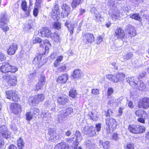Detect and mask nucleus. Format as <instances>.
Returning <instances> with one entry per match:
<instances>
[{"mask_svg": "<svg viewBox=\"0 0 149 149\" xmlns=\"http://www.w3.org/2000/svg\"><path fill=\"white\" fill-rule=\"evenodd\" d=\"M0 71L3 73H6L9 72L12 73L16 72L18 70L17 67L11 65L7 62L3 63L0 67Z\"/></svg>", "mask_w": 149, "mask_h": 149, "instance_id": "nucleus-1", "label": "nucleus"}, {"mask_svg": "<svg viewBox=\"0 0 149 149\" xmlns=\"http://www.w3.org/2000/svg\"><path fill=\"white\" fill-rule=\"evenodd\" d=\"M45 98L44 95L42 94H38L33 97H30L29 99L30 104L33 106H37L38 103L42 102Z\"/></svg>", "mask_w": 149, "mask_h": 149, "instance_id": "nucleus-2", "label": "nucleus"}, {"mask_svg": "<svg viewBox=\"0 0 149 149\" xmlns=\"http://www.w3.org/2000/svg\"><path fill=\"white\" fill-rule=\"evenodd\" d=\"M107 79L113 83H117L120 81H122L125 78V75L122 73H117L113 75L109 74L106 76Z\"/></svg>", "mask_w": 149, "mask_h": 149, "instance_id": "nucleus-3", "label": "nucleus"}, {"mask_svg": "<svg viewBox=\"0 0 149 149\" xmlns=\"http://www.w3.org/2000/svg\"><path fill=\"white\" fill-rule=\"evenodd\" d=\"M105 124L107 126V132L110 133V130L111 128L113 129L115 128L117 124L115 120L111 117H108L105 119Z\"/></svg>", "mask_w": 149, "mask_h": 149, "instance_id": "nucleus-4", "label": "nucleus"}, {"mask_svg": "<svg viewBox=\"0 0 149 149\" xmlns=\"http://www.w3.org/2000/svg\"><path fill=\"white\" fill-rule=\"evenodd\" d=\"M128 130L131 132L135 134H139L145 132V128L143 126L136 125H130L128 127Z\"/></svg>", "mask_w": 149, "mask_h": 149, "instance_id": "nucleus-5", "label": "nucleus"}, {"mask_svg": "<svg viewBox=\"0 0 149 149\" xmlns=\"http://www.w3.org/2000/svg\"><path fill=\"white\" fill-rule=\"evenodd\" d=\"M82 132L89 137L94 136L96 134L95 128L92 126H85L82 129Z\"/></svg>", "mask_w": 149, "mask_h": 149, "instance_id": "nucleus-6", "label": "nucleus"}, {"mask_svg": "<svg viewBox=\"0 0 149 149\" xmlns=\"http://www.w3.org/2000/svg\"><path fill=\"white\" fill-rule=\"evenodd\" d=\"M125 38L127 37H132L135 36L136 34L134 27L131 25H128L125 28Z\"/></svg>", "mask_w": 149, "mask_h": 149, "instance_id": "nucleus-7", "label": "nucleus"}, {"mask_svg": "<svg viewBox=\"0 0 149 149\" xmlns=\"http://www.w3.org/2000/svg\"><path fill=\"white\" fill-rule=\"evenodd\" d=\"M83 42L85 44H91L95 41L94 36L91 33H86L83 35Z\"/></svg>", "mask_w": 149, "mask_h": 149, "instance_id": "nucleus-8", "label": "nucleus"}, {"mask_svg": "<svg viewBox=\"0 0 149 149\" xmlns=\"http://www.w3.org/2000/svg\"><path fill=\"white\" fill-rule=\"evenodd\" d=\"M10 132L8 131L7 128L5 126L3 125L0 127V136L6 139L10 137Z\"/></svg>", "mask_w": 149, "mask_h": 149, "instance_id": "nucleus-9", "label": "nucleus"}, {"mask_svg": "<svg viewBox=\"0 0 149 149\" xmlns=\"http://www.w3.org/2000/svg\"><path fill=\"white\" fill-rule=\"evenodd\" d=\"M138 107L139 108H143L147 109L149 108V98L144 97L142 99L141 102L138 104Z\"/></svg>", "mask_w": 149, "mask_h": 149, "instance_id": "nucleus-10", "label": "nucleus"}, {"mask_svg": "<svg viewBox=\"0 0 149 149\" xmlns=\"http://www.w3.org/2000/svg\"><path fill=\"white\" fill-rule=\"evenodd\" d=\"M125 36L124 31L122 28H118L115 30V36L117 39H120L123 40Z\"/></svg>", "mask_w": 149, "mask_h": 149, "instance_id": "nucleus-11", "label": "nucleus"}, {"mask_svg": "<svg viewBox=\"0 0 149 149\" xmlns=\"http://www.w3.org/2000/svg\"><path fill=\"white\" fill-rule=\"evenodd\" d=\"M45 45H42V46L40 47V54H47L49 52V47L51 46L50 44L49 43L47 40H45Z\"/></svg>", "mask_w": 149, "mask_h": 149, "instance_id": "nucleus-12", "label": "nucleus"}, {"mask_svg": "<svg viewBox=\"0 0 149 149\" xmlns=\"http://www.w3.org/2000/svg\"><path fill=\"white\" fill-rule=\"evenodd\" d=\"M119 14V12L115 6L113 7L112 8L110 9L109 12V14L110 15L113 19L114 20L117 19Z\"/></svg>", "mask_w": 149, "mask_h": 149, "instance_id": "nucleus-13", "label": "nucleus"}, {"mask_svg": "<svg viewBox=\"0 0 149 149\" xmlns=\"http://www.w3.org/2000/svg\"><path fill=\"white\" fill-rule=\"evenodd\" d=\"M62 11L61 13V16L63 18H65L68 16L70 12V9L69 6L66 4H63L62 6Z\"/></svg>", "mask_w": 149, "mask_h": 149, "instance_id": "nucleus-14", "label": "nucleus"}, {"mask_svg": "<svg viewBox=\"0 0 149 149\" xmlns=\"http://www.w3.org/2000/svg\"><path fill=\"white\" fill-rule=\"evenodd\" d=\"M39 35L42 37L49 38L51 34V32L47 28H42L39 33Z\"/></svg>", "mask_w": 149, "mask_h": 149, "instance_id": "nucleus-15", "label": "nucleus"}, {"mask_svg": "<svg viewBox=\"0 0 149 149\" xmlns=\"http://www.w3.org/2000/svg\"><path fill=\"white\" fill-rule=\"evenodd\" d=\"M72 111V109L71 107L63 108L62 109V110L61 111V113L59 116L65 118V116L71 114Z\"/></svg>", "mask_w": 149, "mask_h": 149, "instance_id": "nucleus-16", "label": "nucleus"}, {"mask_svg": "<svg viewBox=\"0 0 149 149\" xmlns=\"http://www.w3.org/2000/svg\"><path fill=\"white\" fill-rule=\"evenodd\" d=\"M68 97L66 95L58 97L57 98L58 103L60 105H64L68 102Z\"/></svg>", "mask_w": 149, "mask_h": 149, "instance_id": "nucleus-17", "label": "nucleus"}, {"mask_svg": "<svg viewBox=\"0 0 149 149\" xmlns=\"http://www.w3.org/2000/svg\"><path fill=\"white\" fill-rule=\"evenodd\" d=\"M17 49V45L15 44H13L10 46L7 50L8 54L10 55L14 54Z\"/></svg>", "mask_w": 149, "mask_h": 149, "instance_id": "nucleus-18", "label": "nucleus"}, {"mask_svg": "<svg viewBox=\"0 0 149 149\" xmlns=\"http://www.w3.org/2000/svg\"><path fill=\"white\" fill-rule=\"evenodd\" d=\"M12 106L13 107V112L14 113L17 114L21 112V107L20 105L15 103L12 104Z\"/></svg>", "mask_w": 149, "mask_h": 149, "instance_id": "nucleus-19", "label": "nucleus"}, {"mask_svg": "<svg viewBox=\"0 0 149 149\" xmlns=\"http://www.w3.org/2000/svg\"><path fill=\"white\" fill-rule=\"evenodd\" d=\"M68 79V75L66 74H64L58 77L56 79V81L60 83H64L66 82Z\"/></svg>", "mask_w": 149, "mask_h": 149, "instance_id": "nucleus-20", "label": "nucleus"}, {"mask_svg": "<svg viewBox=\"0 0 149 149\" xmlns=\"http://www.w3.org/2000/svg\"><path fill=\"white\" fill-rule=\"evenodd\" d=\"M0 24H6L9 22L8 19L5 13H2L0 16Z\"/></svg>", "mask_w": 149, "mask_h": 149, "instance_id": "nucleus-21", "label": "nucleus"}, {"mask_svg": "<svg viewBox=\"0 0 149 149\" xmlns=\"http://www.w3.org/2000/svg\"><path fill=\"white\" fill-rule=\"evenodd\" d=\"M136 78L134 77H128L126 79V81L130 85L134 87L137 82V80H136Z\"/></svg>", "mask_w": 149, "mask_h": 149, "instance_id": "nucleus-22", "label": "nucleus"}, {"mask_svg": "<svg viewBox=\"0 0 149 149\" xmlns=\"http://www.w3.org/2000/svg\"><path fill=\"white\" fill-rule=\"evenodd\" d=\"M134 87H136L139 90L141 91L146 88V86L143 81L140 80L137 81Z\"/></svg>", "mask_w": 149, "mask_h": 149, "instance_id": "nucleus-23", "label": "nucleus"}, {"mask_svg": "<svg viewBox=\"0 0 149 149\" xmlns=\"http://www.w3.org/2000/svg\"><path fill=\"white\" fill-rule=\"evenodd\" d=\"M55 149H68V146L65 142H62L57 144L55 147Z\"/></svg>", "mask_w": 149, "mask_h": 149, "instance_id": "nucleus-24", "label": "nucleus"}, {"mask_svg": "<svg viewBox=\"0 0 149 149\" xmlns=\"http://www.w3.org/2000/svg\"><path fill=\"white\" fill-rule=\"evenodd\" d=\"M81 76V70L80 69H77L74 70L72 74L74 79H78L80 78Z\"/></svg>", "mask_w": 149, "mask_h": 149, "instance_id": "nucleus-25", "label": "nucleus"}, {"mask_svg": "<svg viewBox=\"0 0 149 149\" xmlns=\"http://www.w3.org/2000/svg\"><path fill=\"white\" fill-rule=\"evenodd\" d=\"M45 40H43L42 41L41 39L39 37L35 38L33 41V44H36L37 43H39L40 46H42V45H45Z\"/></svg>", "mask_w": 149, "mask_h": 149, "instance_id": "nucleus-26", "label": "nucleus"}, {"mask_svg": "<svg viewBox=\"0 0 149 149\" xmlns=\"http://www.w3.org/2000/svg\"><path fill=\"white\" fill-rule=\"evenodd\" d=\"M75 136H76L75 139V143L76 145H78V143L82 139V137L81 135L80 132L77 130L74 134Z\"/></svg>", "mask_w": 149, "mask_h": 149, "instance_id": "nucleus-27", "label": "nucleus"}, {"mask_svg": "<svg viewBox=\"0 0 149 149\" xmlns=\"http://www.w3.org/2000/svg\"><path fill=\"white\" fill-rule=\"evenodd\" d=\"M65 26H66L68 29V30L69 31L70 34H72L73 33V30L75 28L76 25L75 24H71L70 25V26H68L69 24V22L68 21H66L65 23Z\"/></svg>", "mask_w": 149, "mask_h": 149, "instance_id": "nucleus-28", "label": "nucleus"}, {"mask_svg": "<svg viewBox=\"0 0 149 149\" xmlns=\"http://www.w3.org/2000/svg\"><path fill=\"white\" fill-rule=\"evenodd\" d=\"M130 17L132 19H133L138 21H141V18L140 16L138 13H135L130 14Z\"/></svg>", "mask_w": 149, "mask_h": 149, "instance_id": "nucleus-29", "label": "nucleus"}, {"mask_svg": "<svg viewBox=\"0 0 149 149\" xmlns=\"http://www.w3.org/2000/svg\"><path fill=\"white\" fill-rule=\"evenodd\" d=\"M8 83L11 86H15L17 84V79L15 76H12Z\"/></svg>", "mask_w": 149, "mask_h": 149, "instance_id": "nucleus-30", "label": "nucleus"}, {"mask_svg": "<svg viewBox=\"0 0 149 149\" xmlns=\"http://www.w3.org/2000/svg\"><path fill=\"white\" fill-rule=\"evenodd\" d=\"M95 18L94 19L95 21L97 22H102L103 20V18L101 16V15L98 12H97L94 14Z\"/></svg>", "mask_w": 149, "mask_h": 149, "instance_id": "nucleus-31", "label": "nucleus"}, {"mask_svg": "<svg viewBox=\"0 0 149 149\" xmlns=\"http://www.w3.org/2000/svg\"><path fill=\"white\" fill-rule=\"evenodd\" d=\"M33 25L32 22L31 20H29L28 24H26L24 30L25 31H28L32 29Z\"/></svg>", "mask_w": 149, "mask_h": 149, "instance_id": "nucleus-32", "label": "nucleus"}, {"mask_svg": "<svg viewBox=\"0 0 149 149\" xmlns=\"http://www.w3.org/2000/svg\"><path fill=\"white\" fill-rule=\"evenodd\" d=\"M17 145L19 149H22L24 146V143L23 140L19 138L17 141Z\"/></svg>", "mask_w": 149, "mask_h": 149, "instance_id": "nucleus-33", "label": "nucleus"}, {"mask_svg": "<svg viewBox=\"0 0 149 149\" xmlns=\"http://www.w3.org/2000/svg\"><path fill=\"white\" fill-rule=\"evenodd\" d=\"M77 92L74 89H72L70 90L69 92V96L73 98L76 97L77 95Z\"/></svg>", "mask_w": 149, "mask_h": 149, "instance_id": "nucleus-34", "label": "nucleus"}, {"mask_svg": "<svg viewBox=\"0 0 149 149\" xmlns=\"http://www.w3.org/2000/svg\"><path fill=\"white\" fill-rule=\"evenodd\" d=\"M30 111L33 114L34 116L35 117L39 114V109L36 108L34 107L31 109L30 110Z\"/></svg>", "mask_w": 149, "mask_h": 149, "instance_id": "nucleus-35", "label": "nucleus"}, {"mask_svg": "<svg viewBox=\"0 0 149 149\" xmlns=\"http://www.w3.org/2000/svg\"><path fill=\"white\" fill-rule=\"evenodd\" d=\"M14 92L12 91H8L6 92V97L8 99L11 100L12 99V96H13Z\"/></svg>", "mask_w": 149, "mask_h": 149, "instance_id": "nucleus-36", "label": "nucleus"}, {"mask_svg": "<svg viewBox=\"0 0 149 149\" xmlns=\"http://www.w3.org/2000/svg\"><path fill=\"white\" fill-rule=\"evenodd\" d=\"M81 0H73L72 3V6L73 8H76L77 6L79 5L81 2Z\"/></svg>", "mask_w": 149, "mask_h": 149, "instance_id": "nucleus-37", "label": "nucleus"}, {"mask_svg": "<svg viewBox=\"0 0 149 149\" xmlns=\"http://www.w3.org/2000/svg\"><path fill=\"white\" fill-rule=\"evenodd\" d=\"M133 55L132 53H128L125 55H124L123 57L124 58V61L129 60V59H131Z\"/></svg>", "mask_w": 149, "mask_h": 149, "instance_id": "nucleus-38", "label": "nucleus"}, {"mask_svg": "<svg viewBox=\"0 0 149 149\" xmlns=\"http://www.w3.org/2000/svg\"><path fill=\"white\" fill-rule=\"evenodd\" d=\"M33 116H34L33 114L31 111L29 112H27L26 114V119L29 121L30 120Z\"/></svg>", "mask_w": 149, "mask_h": 149, "instance_id": "nucleus-39", "label": "nucleus"}, {"mask_svg": "<svg viewBox=\"0 0 149 149\" xmlns=\"http://www.w3.org/2000/svg\"><path fill=\"white\" fill-rule=\"evenodd\" d=\"M61 24L58 22H55L53 23V28L58 30L61 28Z\"/></svg>", "mask_w": 149, "mask_h": 149, "instance_id": "nucleus-40", "label": "nucleus"}, {"mask_svg": "<svg viewBox=\"0 0 149 149\" xmlns=\"http://www.w3.org/2000/svg\"><path fill=\"white\" fill-rule=\"evenodd\" d=\"M84 143L86 147L89 148H91L93 146L91 141L88 140H86L84 142Z\"/></svg>", "mask_w": 149, "mask_h": 149, "instance_id": "nucleus-41", "label": "nucleus"}, {"mask_svg": "<svg viewBox=\"0 0 149 149\" xmlns=\"http://www.w3.org/2000/svg\"><path fill=\"white\" fill-rule=\"evenodd\" d=\"M39 84L44 85L45 83V77L42 75H41V77L38 82Z\"/></svg>", "mask_w": 149, "mask_h": 149, "instance_id": "nucleus-42", "label": "nucleus"}, {"mask_svg": "<svg viewBox=\"0 0 149 149\" xmlns=\"http://www.w3.org/2000/svg\"><path fill=\"white\" fill-rule=\"evenodd\" d=\"M19 95L15 93L14 94L13 96H12V99L15 102H17L19 100Z\"/></svg>", "mask_w": 149, "mask_h": 149, "instance_id": "nucleus-43", "label": "nucleus"}, {"mask_svg": "<svg viewBox=\"0 0 149 149\" xmlns=\"http://www.w3.org/2000/svg\"><path fill=\"white\" fill-rule=\"evenodd\" d=\"M50 37L52 39L55 40H58L59 39V36L56 33H54L53 34H51Z\"/></svg>", "mask_w": 149, "mask_h": 149, "instance_id": "nucleus-44", "label": "nucleus"}, {"mask_svg": "<svg viewBox=\"0 0 149 149\" xmlns=\"http://www.w3.org/2000/svg\"><path fill=\"white\" fill-rule=\"evenodd\" d=\"M134 143L129 142L126 145V149H134Z\"/></svg>", "mask_w": 149, "mask_h": 149, "instance_id": "nucleus-45", "label": "nucleus"}, {"mask_svg": "<svg viewBox=\"0 0 149 149\" xmlns=\"http://www.w3.org/2000/svg\"><path fill=\"white\" fill-rule=\"evenodd\" d=\"M21 7L22 10L24 11H26L27 9L26 2L24 1H22Z\"/></svg>", "mask_w": 149, "mask_h": 149, "instance_id": "nucleus-46", "label": "nucleus"}, {"mask_svg": "<svg viewBox=\"0 0 149 149\" xmlns=\"http://www.w3.org/2000/svg\"><path fill=\"white\" fill-rule=\"evenodd\" d=\"M102 145L103 148L105 149H107L111 146V144L109 142L106 141L102 143Z\"/></svg>", "mask_w": 149, "mask_h": 149, "instance_id": "nucleus-47", "label": "nucleus"}, {"mask_svg": "<svg viewBox=\"0 0 149 149\" xmlns=\"http://www.w3.org/2000/svg\"><path fill=\"white\" fill-rule=\"evenodd\" d=\"M144 112V110L142 109L138 110L136 111L135 114V115L138 117H141L142 113Z\"/></svg>", "mask_w": 149, "mask_h": 149, "instance_id": "nucleus-48", "label": "nucleus"}, {"mask_svg": "<svg viewBox=\"0 0 149 149\" xmlns=\"http://www.w3.org/2000/svg\"><path fill=\"white\" fill-rule=\"evenodd\" d=\"M117 0H109L108 4L109 6L113 7L115 3H117Z\"/></svg>", "mask_w": 149, "mask_h": 149, "instance_id": "nucleus-49", "label": "nucleus"}, {"mask_svg": "<svg viewBox=\"0 0 149 149\" xmlns=\"http://www.w3.org/2000/svg\"><path fill=\"white\" fill-rule=\"evenodd\" d=\"M66 66L64 64L59 66L58 68V70L60 72H63L66 70Z\"/></svg>", "mask_w": 149, "mask_h": 149, "instance_id": "nucleus-50", "label": "nucleus"}, {"mask_svg": "<svg viewBox=\"0 0 149 149\" xmlns=\"http://www.w3.org/2000/svg\"><path fill=\"white\" fill-rule=\"evenodd\" d=\"M57 137L56 134H55L54 135L49 136V139L52 142H54L56 140Z\"/></svg>", "mask_w": 149, "mask_h": 149, "instance_id": "nucleus-51", "label": "nucleus"}, {"mask_svg": "<svg viewBox=\"0 0 149 149\" xmlns=\"http://www.w3.org/2000/svg\"><path fill=\"white\" fill-rule=\"evenodd\" d=\"M12 77L8 74H6L3 76V78L4 80L7 81L8 82Z\"/></svg>", "mask_w": 149, "mask_h": 149, "instance_id": "nucleus-52", "label": "nucleus"}, {"mask_svg": "<svg viewBox=\"0 0 149 149\" xmlns=\"http://www.w3.org/2000/svg\"><path fill=\"white\" fill-rule=\"evenodd\" d=\"M37 7L34 8L33 10V15L35 17L37 16L38 13L39 9L38 8L39 7Z\"/></svg>", "mask_w": 149, "mask_h": 149, "instance_id": "nucleus-53", "label": "nucleus"}, {"mask_svg": "<svg viewBox=\"0 0 149 149\" xmlns=\"http://www.w3.org/2000/svg\"><path fill=\"white\" fill-rule=\"evenodd\" d=\"M10 127L11 129L15 131L17 129V127L15 123H12L10 125Z\"/></svg>", "mask_w": 149, "mask_h": 149, "instance_id": "nucleus-54", "label": "nucleus"}, {"mask_svg": "<svg viewBox=\"0 0 149 149\" xmlns=\"http://www.w3.org/2000/svg\"><path fill=\"white\" fill-rule=\"evenodd\" d=\"M146 75V72L145 71H142L139 74V76H138L137 79L138 80H139V79H141L144 77Z\"/></svg>", "mask_w": 149, "mask_h": 149, "instance_id": "nucleus-55", "label": "nucleus"}, {"mask_svg": "<svg viewBox=\"0 0 149 149\" xmlns=\"http://www.w3.org/2000/svg\"><path fill=\"white\" fill-rule=\"evenodd\" d=\"M113 90L112 88H109L107 90V94L108 96H109L112 95L113 93Z\"/></svg>", "mask_w": 149, "mask_h": 149, "instance_id": "nucleus-56", "label": "nucleus"}, {"mask_svg": "<svg viewBox=\"0 0 149 149\" xmlns=\"http://www.w3.org/2000/svg\"><path fill=\"white\" fill-rule=\"evenodd\" d=\"M105 115L107 117L110 116H112V112L111 109H108L107 112H105Z\"/></svg>", "mask_w": 149, "mask_h": 149, "instance_id": "nucleus-57", "label": "nucleus"}, {"mask_svg": "<svg viewBox=\"0 0 149 149\" xmlns=\"http://www.w3.org/2000/svg\"><path fill=\"white\" fill-rule=\"evenodd\" d=\"M48 130L49 131L48 134L49 135V136L54 135V134H56L55 133V132L53 129L52 128L49 129Z\"/></svg>", "mask_w": 149, "mask_h": 149, "instance_id": "nucleus-58", "label": "nucleus"}, {"mask_svg": "<svg viewBox=\"0 0 149 149\" xmlns=\"http://www.w3.org/2000/svg\"><path fill=\"white\" fill-rule=\"evenodd\" d=\"M42 0H36L35 5L36 6L40 8L41 6V3Z\"/></svg>", "mask_w": 149, "mask_h": 149, "instance_id": "nucleus-59", "label": "nucleus"}, {"mask_svg": "<svg viewBox=\"0 0 149 149\" xmlns=\"http://www.w3.org/2000/svg\"><path fill=\"white\" fill-rule=\"evenodd\" d=\"M3 24H0V28H2L4 31H6L9 29V28L6 26H5Z\"/></svg>", "mask_w": 149, "mask_h": 149, "instance_id": "nucleus-60", "label": "nucleus"}, {"mask_svg": "<svg viewBox=\"0 0 149 149\" xmlns=\"http://www.w3.org/2000/svg\"><path fill=\"white\" fill-rule=\"evenodd\" d=\"M60 14V12H57L52 10V15L53 16H56L59 15Z\"/></svg>", "mask_w": 149, "mask_h": 149, "instance_id": "nucleus-61", "label": "nucleus"}, {"mask_svg": "<svg viewBox=\"0 0 149 149\" xmlns=\"http://www.w3.org/2000/svg\"><path fill=\"white\" fill-rule=\"evenodd\" d=\"M92 93L94 95H97L99 94V90L97 89H92Z\"/></svg>", "mask_w": 149, "mask_h": 149, "instance_id": "nucleus-62", "label": "nucleus"}, {"mask_svg": "<svg viewBox=\"0 0 149 149\" xmlns=\"http://www.w3.org/2000/svg\"><path fill=\"white\" fill-rule=\"evenodd\" d=\"M88 116L89 117L90 119L92 120L93 121L96 120L95 118L93 117V113L92 112H90L89 113Z\"/></svg>", "mask_w": 149, "mask_h": 149, "instance_id": "nucleus-63", "label": "nucleus"}, {"mask_svg": "<svg viewBox=\"0 0 149 149\" xmlns=\"http://www.w3.org/2000/svg\"><path fill=\"white\" fill-rule=\"evenodd\" d=\"M95 128L97 132H99L101 128V125L100 123L97 124L95 125Z\"/></svg>", "mask_w": 149, "mask_h": 149, "instance_id": "nucleus-64", "label": "nucleus"}]
</instances>
